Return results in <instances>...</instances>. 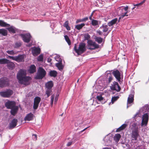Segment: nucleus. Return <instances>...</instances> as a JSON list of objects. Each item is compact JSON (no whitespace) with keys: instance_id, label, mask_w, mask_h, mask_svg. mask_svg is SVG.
Listing matches in <instances>:
<instances>
[{"instance_id":"13d9d810","label":"nucleus","mask_w":149,"mask_h":149,"mask_svg":"<svg viewBox=\"0 0 149 149\" xmlns=\"http://www.w3.org/2000/svg\"><path fill=\"white\" fill-rule=\"evenodd\" d=\"M28 97H31L32 96V93H29L28 94Z\"/></svg>"},{"instance_id":"cd10ccee","label":"nucleus","mask_w":149,"mask_h":149,"mask_svg":"<svg viewBox=\"0 0 149 149\" xmlns=\"http://www.w3.org/2000/svg\"><path fill=\"white\" fill-rule=\"evenodd\" d=\"M85 25V24L84 23H82L81 24H79L77 25H76L75 26V29H77V30H79L80 29H81Z\"/></svg>"},{"instance_id":"0eeeda50","label":"nucleus","mask_w":149,"mask_h":149,"mask_svg":"<svg viewBox=\"0 0 149 149\" xmlns=\"http://www.w3.org/2000/svg\"><path fill=\"white\" fill-rule=\"evenodd\" d=\"M88 45V49L91 50L95 49L99 47V45L92 40H88L87 42Z\"/></svg>"},{"instance_id":"ddd939ff","label":"nucleus","mask_w":149,"mask_h":149,"mask_svg":"<svg viewBox=\"0 0 149 149\" xmlns=\"http://www.w3.org/2000/svg\"><path fill=\"white\" fill-rule=\"evenodd\" d=\"M15 102L13 101H8L5 104V106L8 109H11L16 106Z\"/></svg>"},{"instance_id":"e433bc0d","label":"nucleus","mask_w":149,"mask_h":149,"mask_svg":"<svg viewBox=\"0 0 149 149\" xmlns=\"http://www.w3.org/2000/svg\"><path fill=\"white\" fill-rule=\"evenodd\" d=\"M22 45V43L20 42H17L15 43L14 47L15 48H17L21 46Z\"/></svg>"},{"instance_id":"f257e3e1","label":"nucleus","mask_w":149,"mask_h":149,"mask_svg":"<svg viewBox=\"0 0 149 149\" xmlns=\"http://www.w3.org/2000/svg\"><path fill=\"white\" fill-rule=\"evenodd\" d=\"M26 71L20 70L17 75V79L19 83L22 85L27 86L29 84V81L31 79L29 76H26Z\"/></svg>"},{"instance_id":"052dcab7","label":"nucleus","mask_w":149,"mask_h":149,"mask_svg":"<svg viewBox=\"0 0 149 149\" xmlns=\"http://www.w3.org/2000/svg\"><path fill=\"white\" fill-rule=\"evenodd\" d=\"M52 61V59L51 58H48V59H47V61L48 62H50L51 61Z\"/></svg>"},{"instance_id":"6ab92c4d","label":"nucleus","mask_w":149,"mask_h":149,"mask_svg":"<svg viewBox=\"0 0 149 149\" xmlns=\"http://www.w3.org/2000/svg\"><path fill=\"white\" fill-rule=\"evenodd\" d=\"M134 101V95L130 94L129 95L127 100V107L129 106L128 104L133 103Z\"/></svg>"},{"instance_id":"69168bd1","label":"nucleus","mask_w":149,"mask_h":149,"mask_svg":"<svg viewBox=\"0 0 149 149\" xmlns=\"http://www.w3.org/2000/svg\"><path fill=\"white\" fill-rule=\"evenodd\" d=\"M63 114V113L62 114H61V116H62Z\"/></svg>"},{"instance_id":"8fccbe9b","label":"nucleus","mask_w":149,"mask_h":149,"mask_svg":"<svg viewBox=\"0 0 149 149\" xmlns=\"http://www.w3.org/2000/svg\"><path fill=\"white\" fill-rule=\"evenodd\" d=\"M95 10H94L93 11V12L91 14L90 16L89 17V19L91 20L93 19L92 18V17L94 13H95Z\"/></svg>"},{"instance_id":"4be33fe9","label":"nucleus","mask_w":149,"mask_h":149,"mask_svg":"<svg viewBox=\"0 0 149 149\" xmlns=\"http://www.w3.org/2000/svg\"><path fill=\"white\" fill-rule=\"evenodd\" d=\"M7 64V67L9 69H13L15 66L14 63L10 61L9 60V61L8 62Z\"/></svg>"},{"instance_id":"37998d69","label":"nucleus","mask_w":149,"mask_h":149,"mask_svg":"<svg viewBox=\"0 0 149 149\" xmlns=\"http://www.w3.org/2000/svg\"><path fill=\"white\" fill-rule=\"evenodd\" d=\"M6 53L8 54L11 55H14L15 54V52L13 50H8L6 51Z\"/></svg>"},{"instance_id":"5fc2aeb1","label":"nucleus","mask_w":149,"mask_h":149,"mask_svg":"<svg viewBox=\"0 0 149 149\" xmlns=\"http://www.w3.org/2000/svg\"><path fill=\"white\" fill-rule=\"evenodd\" d=\"M82 19L83 22H86L88 20V18L87 17H85V18Z\"/></svg>"},{"instance_id":"dca6fc26","label":"nucleus","mask_w":149,"mask_h":149,"mask_svg":"<svg viewBox=\"0 0 149 149\" xmlns=\"http://www.w3.org/2000/svg\"><path fill=\"white\" fill-rule=\"evenodd\" d=\"M128 6H127L126 7H124L122 9V10L123 9L125 10V12L124 13H123L119 17V21L121 19L123 18L125 16H128V15L127 14V13H128Z\"/></svg>"},{"instance_id":"6e6552de","label":"nucleus","mask_w":149,"mask_h":149,"mask_svg":"<svg viewBox=\"0 0 149 149\" xmlns=\"http://www.w3.org/2000/svg\"><path fill=\"white\" fill-rule=\"evenodd\" d=\"M110 88L112 91H116L118 92L120 91L121 90V88L118 83L115 81L113 82L110 86Z\"/></svg>"},{"instance_id":"2eb2a0df","label":"nucleus","mask_w":149,"mask_h":149,"mask_svg":"<svg viewBox=\"0 0 149 149\" xmlns=\"http://www.w3.org/2000/svg\"><path fill=\"white\" fill-rule=\"evenodd\" d=\"M40 52V49L39 47H34L32 48V53L34 56H37Z\"/></svg>"},{"instance_id":"864d4df0","label":"nucleus","mask_w":149,"mask_h":149,"mask_svg":"<svg viewBox=\"0 0 149 149\" xmlns=\"http://www.w3.org/2000/svg\"><path fill=\"white\" fill-rule=\"evenodd\" d=\"M72 141H70L68 142L67 144V146H70L72 143Z\"/></svg>"},{"instance_id":"1a4fd4ad","label":"nucleus","mask_w":149,"mask_h":149,"mask_svg":"<svg viewBox=\"0 0 149 149\" xmlns=\"http://www.w3.org/2000/svg\"><path fill=\"white\" fill-rule=\"evenodd\" d=\"M139 136V132L138 127H136L134 129L131 133V137L133 140H136Z\"/></svg>"},{"instance_id":"f8f14e48","label":"nucleus","mask_w":149,"mask_h":149,"mask_svg":"<svg viewBox=\"0 0 149 149\" xmlns=\"http://www.w3.org/2000/svg\"><path fill=\"white\" fill-rule=\"evenodd\" d=\"M148 120V116L147 113L144 114L143 116L142 119L141 123V126H147Z\"/></svg>"},{"instance_id":"5701e85b","label":"nucleus","mask_w":149,"mask_h":149,"mask_svg":"<svg viewBox=\"0 0 149 149\" xmlns=\"http://www.w3.org/2000/svg\"><path fill=\"white\" fill-rule=\"evenodd\" d=\"M54 84L52 81H49L48 82L45 84V86L47 89H52V88L53 87Z\"/></svg>"},{"instance_id":"f704fd0d","label":"nucleus","mask_w":149,"mask_h":149,"mask_svg":"<svg viewBox=\"0 0 149 149\" xmlns=\"http://www.w3.org/2000/svg\"><path fill=\"white\" fill-rule=\"evenodd\" d=\"M52 89H47L46 90L45 93L47 95V97H48L49 96L52 94Z\"/></svg>"},{"instance_id":"58836bf2","label":"nucleus","mask_w":149,"mask_h":149,"mask_svg":"<svg viewBox=\"0 0 149 149\" xmlns=\"http://www.w3.org/2000/svg\"><path fill=\"white\" fill-rule=\"evenodd\" d=\"M120 137L121 135L120 134H116L114 138V140L116 141H118L119 140Z\"/></svg>"},{"instance_id":"bf43d9fd","label":"nucleus","mask_w":149,"mask_h":149,"mask_svg":"<svg viewBox=\"0 0 149 149\" xmlns=\"http://www.w3.org/2000/svg\"><path fill=\"white\" fill-rule=\"evenodd\" d=\"M32 136H34V138H35L36 139V140L37 139V135L36 134H33V135H32Z\"/></svg>"},{"instance_id":"09e8293b","label":"nucleus","mask_w":149,"mask_h":149,"mask_svg":"<svg viewBox=\"0 0 149 149\" xmlns=\"http://www.w3.org/2000/svg\"><path fill=\"white\" fill-rule=\"evenodd\" d=\"M54 95H52L51 96V106L53 105L54 100Z\"/></svg>"},{"instance_id":"423d86ee","label":"nucleus","mask_w":149,"mask_h":149,"mask_svg":"<svg viewBox=\"0 0 149 149\" xmlns=\"http://www.w3.org/2000/svg\"><path fill=\"white\" fill-rule=\"evenodd\" d=\"M13 91L10 89H8L5 91L0 92V95L4 97H9L13 94Z\"/></svg>"},{"instance_id":"20e7f679","label":"nucleus","mask_w":149,"mask_h":149,"mask_svg":"<svg viewBox=\"0 0 149 149\" xmlns=\"http://www.w3.org/2000/svg\"><path fill=\"white\" fill-rule=\"evenodd\" d=\"M9 85V79L6 77L0 79V87L3 88L8 86Z\"/></svg>"},{"instance_id":"de8ad7c7","label":"nucleus","mask_w":149,"mask_h":149,"mask_svg":"<svg viewBox=\"0 0 149 149\" xmlns=\"http://www.w3.org/2000/svg\"><path fill=\"white\" fill-rule=\"evenodd\" d=\"M39 104L36 103L34 102L33 106V108L34 110H36L37 109Z\"/></svg>"},{"instance_id":"a18cd8bd","label":"nucleus","mask_w":149,"mask_h":149,"mask_svg":"<svg viewBox=\"0 0 149 149\" xmlns=\"http://www.w3.org/2000/svg\"><path fill=\"white\" fill-rule=\"evenodd\" d=\"M108 74H110V76H109V78H108V83H110L111 81L113 79V77L111 74V73H108Z\"/></svg>"},{"instance_id":"9b49d317","label":"nucleus","mask_w":149,"mask_h":149,"mask_svg":"<svg viewBox=\"0 0 149 149\" xmlns=\"http://www.w3.org/2000/svg\"><path fill=\"white\" fill-rule=\"evenodd\" d=\"M20 36L25 42L29 43L30 41L31 36L29 34H21Z\"/></svg>"},{"instance_id":"393cba45","label":"nucleus","mask_w":149,"mask_h":149,"mask_svg":"<svg viewBox=\"0 0 149 149\" xmlns=\"http://www.w3.org/2000/svg\"><path fill=\"white\" fill-rule=\"evenodd\" d=\"M49 74L50 76L55 77L57 75V72L54 70H51L49 72Z\"/></svg>"},{"instance_id":"c756f323","label":"nucleus","mask_w":149,"mask_h":149,"mask_svg":"<svg viewBox=\"0 0 149 149\" xmlns=\"http://www.w3.org/2000/svg\"><path fill=\"white\" fill-rule=\"evenodd\" d=\"M117 21V19L116 18L112 19L110 22L108 23V24L109 26H110L116 24Z\"/></svg>"},{"instance_id":"473e14b6","label":"nucleus","mask_w":149,"mask_h":149,"mask_svg":"<svg viewBox=\"0 0 149 149\" xmlns=\"http://www.w3.org/2000/svg\"><path fill=\"white\" fill-rule=\"evenodd\" d=\"M91 20V24L94 26H96L99 24V21L93 19Z\"/></svg>"},{"instance_id":"49530a36","label":"nucleus","mask_w":149,"mask_h":149,"mask_svg":"<svg viewBox=\"0 0 149 149\" xmlns=\"http://www.w3.org/2000/svg\"><path fill=\"white\" fill-rule=\"evenodd\" d=\"M38 61H43V56L41 54L38 57Z\"/></svg>"},{"instance_id":"f03ea898","label":"nucleus","mask_w":149,"mask_h":149,"mask_svg":"<svg viewBox=\"0 0 149 149\" xmlns=\"http://www.w3.org/2000/svg\"><path fill=\"white\" fill-rule=\"evenodd\" d=\"M74 49L78 55H80L86 51V44L83 42L80 43L78 49L77 48L76 44H75Z\"/></svg>"},{"instance_id":"ea45409f","label":"nucleus","mask_w":149,"mask_h":149,"mask_svg":"<svg viewBox=\"0 0 149 149\" xmlns=\"http://www.w3.org/2000/svg\"><path fill=\"white\" fill-rule=\"evenodd\" d=\"M119 98V97L118 96L112 97L111 98V102L113 104L114 102L117 101Z\"/></svg>"},{"instance_id":"4c0bfd02","label":"nucleus","mask_w":149,"mask_h":149,"mask_svg":"<svg viewBox=\"0 0 149 149\" xmlns=\"http://www.w3.org/2000/svg\"><path fill=\"white\" fill-rule=\"evenodd\" d=\"M41 101V98L40 97H36L34 99V102L39 104L40 102Z\"/></svg>"},{"instance_id":"f3484780","label":"nucleus","mask_w":149,"mask_h":149,"mask_svg":"<svg viewBox=\"0 0 149 149\" xmlns=\"http://www.w3.org/2000/svg\"><path fill=\"white\" fill-rule=\"evenodd\" d=\"M10 113L11 115L15 116L17 113L19 109V107L18 106H16L10 109Z\"/></svg>"},{"instance_id":"72a5a7b5","label":"nucleus","mask_w":149,"mask_h":149,"mask_svg":"<svg viewBox=\"0 0 149 149\" xmlns=\"http://www.w3.org/2000/svg\"><path fill=\"white\" fill-rule=\"evenodd\" d=\"M9 61V60L6 58H2L0 59V64H6Z\"/></svg>"},{"instance_id":"338daca9","label":"nucleus","mask_w":149,"mask_h":149,"mask_svg":"<svg viewBox=\"0 0 149 149\" xmlns=\"http://www.w3.org/2000/svg\"><path fill=\"white\" fill-rule=\"evenodd\" d=\"M134 126H136V124H134Z\"/></svg>"},{"instance_id":"7c9ffc66","label":"nucleus","mask_w":149,"mask_h":149,"mask_svg":"<svg viewBox=\"0 0 149 149\" xmlns=\"http://www.w3.org/2000/svg\"><path fill=\"white\" fill-rule=\"evenodd\" d=\"M7 29L10 33H16L15 28L13 26L7 28Z\"/></svg>"},{"instance_id":"2f4dec72","label":"nucleus","mask_w":149,"mask_h":149,"mask_svg":"<svg viewBox=\"0 0 149 149\" xmlns=\"http://www.w3.org/2000/svg\"><path fill=\"white\" fill-rule=\"evenodd\" d=\"M69 21L67 20L65 22L63 25V26L65 27L66 29L68 31H69L70 30V28L69 26Z\"/></svg>"},{"instance_id":"a211bd4d","label":"nucleus","mask_w":149,"mask_h":149,"mask_svg":"<svg viewBox=\"0 0 149 149\" xmlns=\"http://www.w3.org/2000/svg\"><path fill=\"white\" fill-rule=\"evenodd\" d=\"M17 122L18 120L17 119H13L9 124L10 128L12 129L14 128L17 125Z\"/></svg>"},{"instance_id":"0e129e2a","label":"nucleus","mask_w":149,"mask_h":149,"mask_svg":"<svg viewBox=\"0 0 149 149\" xmlns=\"http://www.w3.org/2000/svg\"><path fill=\"white\" fill-rule=\"evenodd\" d=\"M79 79H78L77 81V82H78L79 81Z\"/></svg>"},{"instance_id":"6e6d98bb","label":"nucleus","mask_w":149,"mask_h":149,"mask_svg":"<svg viewBox=\"0 0 149 149\" xmlns=\"http://www.w3.org/2000/svg\"><path fill=\"white\" fill-rule=\"evenodd\" d=\"M58 99V95H56L55 97V100H54V103H56Z\"/></svg>"},{"instance_id":"4468645a","label":"nucleus","mask_w":149,"mask_h":149,"mask_svg":"<svg viewBox=\"0 0 149 149\" xmlns=\"http://www.w3.org/2000/svg\"><path fill=\"white\" fill-rule=\"evenodd\" d=\"M25 54H19L17 56H15V61L17 62H23L24 61V58Z\"/></svg>"},{"instance_id":"c9c22d12","label":"nucleus","mask_w":149,"mask_h":149,"mask_svg":"<svg viewBox=\"0 0 149 149\" xmlns=\"http://www.w3.org/2000/svg\"><path fill=\"white\" fill-rule=\"evenodd\" d=\"M95 41L97 42L98 43H101L103 40V39L101 37H96L95 38Z\"/></svg>"},{"instance_id":"bb28decb","label":"nucleus","mask_w":149,"mask_h":149,"mask_svg":"<svg viewBox=\"0 0 149 149\" xmlns=\"http://www.w3.org/2000/svg\"><path fill=\"white\" fill-rule=\"evenodd\" d=\"M0 26L2 27H9L10 25L2 20H0Z\"/></svg>"},{"instance_id":"e2e57ef3","label":"nucleus","mask_w":149,"mask_h":149,"mask_svg":"<svg viewBox=\"0 0 149 149\" xmlns=\"http://www.w3.org/2000/svg\"><path fill=\"white\" fill-rule=\"evenodd\" d=\"M135 8V7H133L132 8V10H134Z\"/></svg>"},{"instance_id":"603ef678","label":"nucleus","mask_w":149,"mask_h":149,"mask_svg":"<svg viewBox=\"0 0 149 149\" xmlns=\"http://www.w3.org/2000/svg\"><path fill=\"white\" fill-rule=\"evenodd\" d=\"M83 22L82 19H78L76 21V23H78L79 22Z\"/></svg>"},{"instance_id":"7ed1b4c3","label":"nucleus","mask_w":149,"mask_h":149,"mask_svg":"<svg viewBox=\"0 0 149 149\" xmlns=\"http://www.w3.org/2000/svg\"><path fill=\"white\" fill-rule=\"evenodd\" d=\"M46 74L45 70L43 68L40 67L37 71L34 79H42L45 76Z\"/></svg>"},{"instance_id":"9d476101","label":"nucleus","mask_w":149,"mask_h":149,"mask_svg":"<svg viewBox=\"0 0 149 149\" xmlns=\"http://www.w3.org/2000/svg\"><path fill=\"white\" fill-rule=\"evenodd\" d=\"M112 74L118 82H120L121 79L120 73L118 70H116L113 71Z\"/></svg>"},{"instance_id":"b1692460","label":"nucleus","mask_w":149,"mask_h":149,"mask_svg":"<svg viewBox=\"0 0 149 149\" xmlns=\"http://www.w3.org/2000/svg\"><path fill=\"white\" fill-rule=\"evenodd\" d=\"M56 66L60 70H62L63 68V66L62 63V59L59 60V62L56 64Z\"/></svg>"},{"instance_id":"c85d7f7f","label":"nucleus","mask_w":149,"mask_h":149,"mask_svg":"<svg viewBox=\"0 0 149 149\" xmlns=\"http://www.w3.org/2000/svg\"><path fill=\"white\" fill-rule=\"evenodd\" d=\"M7 31L4 29H0V34L3 36H5L7 35Z\"/></svg>"},{"instance_id":"aec40b11","label":"nucleus","mask_w":149,"mask_h":149,"mask_svg":"<svg viewBox=\"0 0 149 149\" xmlns=\"http://www.w3.org/2000/svg\"><path fill=\"white\" fill-rule=\"evenodd\" d=\"M34 115L31 113H30L27 114L24 118L25 121H29L33 119Z\"/></svg>"},{"instance_id":"c03bdc74","label":"nucleus","mask_w":149,"mask_h":149,"mask_svg":"<svg viewBox=\"0 0 149 149\" xmlns=\"http://www.w3.org/2000/svg\"><path fill=\"white\" fill-rule=\"evenodd\" d=\"M96 99L99 101H102L104 100V98L102 95H98L96 97Z\"/></svg>"},{"instance_id":"a19ab883","label":"nucleus","mask_w":149,"mask_h":149,"mask_svg":"<svg viewBox=\"0 0 149 149\" xmlns=\"http://www.w3.org/2000/svg\"><path fill=\"white\" fill-rule=\"evenodd\" d=\"M64 38L65 40L67 42L68 45H70L71 43V41L68 36L67 35H65L64 36Z\"/></svg>"},{"instance_id":"412c9836","label":"nucleus","mask_w":149,"mask_h":149,"mask_svg":"<svg viewBox=\"0 0 149 149\" xmlns=\"http://www.w3.org/2000/svg\"><path fill=\"white\" fill-rule=\"evenodd\" d=\"M36 71V67L34 65H32L30 66L28 72L31 74H33Z\"/></svg>"},{"instance_id":"4d7b16f0","label":"nucleus","mask_w":149,"mask_h":149,"mask_svg":"<svg viewBox=\"0 0 149 149\" xmlns=\"http://www.w3.org/2000/svg\"><path fill=\"white\" fill-rule=\"evenodd\" d=\"M143 3V2H141L140 3H139V4H134V6H140V5H142V4Z\"/></svg>"},{"instance_id":"680f3d73","label":"nucleus","mask_w":149,"mask_h":149,"mask_svg":"<svg viewBox=\"0 0 149 149\" xmlns=\"http://www.w3.org/2000/svg\"><path fill=\"white\" fill-rule=\"evenodd\" d=\"M88 128V127H86L83 130L81 131L80 132H84V131L86 129H87V128Z\"/></svg>"},{"instance_id":"79ce46f5","label":"nucleus","mask_w":149,"mask_h":149,"mask_svg":"<svg viewBox=\"0 0 149 149\" xmlns=\"http://www.w3.org/2000/svg\"><path fill=\"white\" fill-rule=\"evenodd\" d=\"M84 38L85 40H90L91 37L90 35L88 34H85L84 35Z\"/></svg>"},{"instance_id":"39448f33","label":"nucleus","mask_w":149,"mask_h":149,"mask_svg":"<svg viewBox=\"0 0 149 149\" xmlns=\"http://www.w3.org/2000/svg\"><path fill=\"white\" fill-rule=\"evenodd\" d=\"M108 26V24H102V26L100 28V29H101L102 31L99 30H97V33L99 35H102L103 33L102 32H107L109 30Z\"/></svg>"},{"instance_id":"a878e982","label":"nucleus","mask_w":149,"mask_h":149,"mask_svg":"<svg viewBox=\"0 0 149 149\" xmlns=\"http://www.w3.org/2000/svg\"><path fill=\"white\" fill-rule=\"evenodd\" d=\"M127 126V125L126 124H123L119 127L116 130V132H118L120 131H121L124 129Z\"/></svg>"},{"instance_id":"3c124183","label":"nucleus","mask_w":149,"mask_h":149,"mask_svg":"<svg viewBox=\"0 0 149 149\" xmlns=\"http://www.w3.org/2000/svg\"><path fill=\"white\" fill-rule=\"evenodd\" d=\"M8 58H10V59H12L14 61H15V56H8Z\"/></svg>"}]
</instances>
